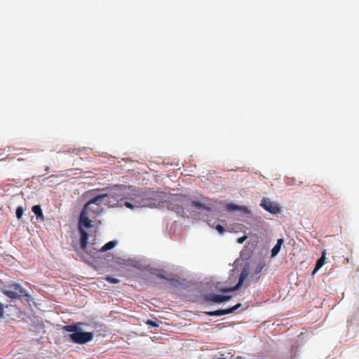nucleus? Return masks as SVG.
Instances as JSON below:
<instances>
[{
    "label": "nucleus",
    "instance_id": "26",
    "mask_svg": "<svg viewBox=\"0 0 359 359\" xmlns=\"http://www.w3.org/2000/svg\"><path fill=\"white\" fill-rule=\"evenodd\" d=\"M250 285V283L249 281H248V282L246 283V285H245V286H246V287H248V286H249Z\"/></svg>",
    "mask_w": 359,
    "mask_h": 359
},
{
    "label": "nucleus",
    "instance_id": "10",
    "mask_svg": "<svg viewBox=\"0 0 359 359\" xmlns=\"http://www.w3.org/2000/svg\"><path fill=\"white\" fill-rule=\"evenodd\" d=\"M231 296H223L216 294H208L205 296V299L207 302H211L214 303H221L223 302L228 301L231 299Z\"/></svg>",
    "mask_w": 359,
    "mask_h": 359
},
{
    "label": "nucleus",
    "instance_id": "11",
    "mask_svg": "<svg viewBox=\"0 0 359 359\" xmlns=\"http://www.w3.org/2000/svg\"><path fill=\"white\" fill-rule=\"evenodd\" d=\"M226 210L229 212H232V211H235V210H241L243 212L247 213V214L250 212V211L247 207L238 205L234 203L226 204Z\"/></svg>",
    "mask_w": 359,
    "mask_h": 359
},
{
    "label": "nucleus",
    "instance_id": "24",
    "mask_svg": "<svg viewBox=\"0 0 359 359\" xmlns=\"http://www.w3.org/2000/svg\"><path fill=\"white\" fill-rule=\"evenodd\" d=\"M4 305L2 303H0V318L4 316Z\"/></svg>",
    "mask_w": 359,
    "mask_h": 359
},
{
    "label": "nucleus",
    "instance_id": "4",
    "mask_svg": "<svg viewBox=\"0 0 359 359\" xmlns=\"http://www.w3.org/2000/svg\"><path fill=\"white\" fill-rule=\"evenodd\" d=\"M184 199L177 198L170 202L168 208L175 212L177 215L183 216L184 215Z\"/></svg>",
    "mask_w": 359,
    "mask_h": 359
},
{
    "label": "nucleus",
    "instance_id": "1",
    "mask_svg": "<svg viewBox=\"0 0 359 359\" xmlns=\"http://www.w3.org/2000/svg\"><path fill=\"white\" fill-rule=\"evenodd\" d=\"M90 201L86 202L80 214L78 222V231L80 235L79 248L76 249L77 256L81 260L88 263L90 255L87 250V243L88 240V233L86 230L90 229V218L88 217V207Z\"/></svg>",
    "mask_w": 359,
    "mask_h": 359
},
{
    "label": "nucleus",
    "instance_id": "27",
    "mask_svg": "<svg viewBox=\"0 0 359 359\" xmlns=\"http://www.w3.org/2000/svg\"><path fill=\"white\" fill-rule=\"evenodd\" d=\"M90 337H91V340H93V334L92 332H91Z\"/></svg>",
    "mask_w": 359,
    "mask_h": 359
},
{
    "label": "nucleus",
    "instance_id": "12",
    "mask_svg": "<svg viewBox=\"0 0 359 359\" xmlns=\"http://www.w3.org/2000/svg\"><path fill=\"white\" fill-rule=\"evenodd\" d=\"M265 266V264L264 262H259L256 266L253 274L250 276V279L252 281L257 283L259 279V274L262 272V269Z\"/></svg>",
    "mask_w": 359,
    "mask_h": 359
},
{
    "label": "nucleus",
    "instance_id": "20",
    "mask_svg": "<svg viewBox=\"0 0 359 359\" xmlns=\"http://www.w3.org/2000/svg\"><path fill=\"white\" fill-rule=\"evenodd\" d=\"M104 279H105L107 281H108V282H109V283H114V284H115V283H119V282H120L118 279L115 278H113V277H111V276H107L104 278Z\"/></svg>",
    "mask_w": 359,
    "mask_h": 359
},
{
    "label": "nucleus",
    "instance_id": "16",
    "mask_svg": "<svg viewBox=\"0 0 359 359\" xmlns=\"http://www.w3.org/2000/svg\"><path fill=\"white\" fill-rule=\"evenodd\" d=\"M325 255L323 253L320 258H319L316 264L315 269L313 271V274L315 273L316 271H318L325 264Z\"/></svg>",
    "mask_w": 359,
    "mask_h": 359
},
{
    "label": "nucleus",
    "instance_id": "6",
    "mask_svg": "<svg viewBox=\"0 0 359 359\" xmlns=\"http://www.w3.org/2000/svg\"><path fill=\"white\" fill-rule=\"evenodd\" d=\"M71 340L76 344H84L90 341V332H76L69 334Z\"/></svg>",
    "mask_w": 359,
    "mask_h": 359
},
{
    "label": "nucleus",
    "instance_id": "21",
    "mask_svg": "<svg viewBox=\"0 0 359 359\" xmlns=\"http://www.w3.org/2000/svg\"><path fill=\"white\" fill-rule=\"evenodd\" d=\"M146 324L152 327H158V323L156 321H154L152 320H147L146 321Z\"/></svg>",
    "mask_w": 359,
    "mask_h": 359
},
{
    "label": "nucleus",
    "instance_id": "5",
    "mask_svg": "<svg viewBox=\"0 0 359 359\" xmlns=\"http://www.w3.org/2000/svg\"><path fill=\"white\" fill-rule=\"evenodd\" d=\"M248 274H249L248 269L246 268H244L240 273L239 280H238V282L236 284V285H235L234 287H223V288L219 289V291L223 293H226V292H233V291L238 290L241 287V285L243 284L245 280L248 276Z\"/></svg>",
    "mask_w": 359,
    "mask_h": 359
},
{
    "label": "nucleus",
    "instance_id": "3",
    "mask_svg": "<svg viewBox=\"0 0 359 359\" xmlns=\"http://www.w3.org/2000/svg\"><path fill=\"white\" fill-rule=\"evenodd\" d=\"M8 289H2L1 292L10 299H17L25 294V290L21 285L12 283L8 285Z\"/></svg>",
    "mask_w": 359,
    "mask_h": 359
},
{
    "label": "nucleus",
    "instance_id": "8",
    "mask_svg": "<svg viewBox=\"0 0 359 359\" xmlns=\"http://www.w3.org/2000/svg\"><path fill=\"white\" fill-rule=\"evenodd\" d=\"M241 306V304H237L233 307L227 309L217 310L215 311H205L204 313L210 316H220L233 313Z\"/></svg>",
    "mask_w": 359,
    "mask_h": 359
},
{
    "label": "nucleus",
    "instance_id": "23",
    "mask_svg": "<svg viewBox=\"0 0 359 359\" xmlns=\"http://www.w3.org/2000/svg\"><path fill=\"white\" fill-rule=\"evenodd\" d=\"M157 277L159 278L165 279V280L170 281V283H173L174 282V279H169V278L165 277L163 275L160 274V273L157 274Z\"/></svg>",
    "mask_w": 359,
    "mask_h": 359
},
{
    "label": "nucleus",
    "instance_id": "15",
    "mask_svg": "<svg viewBox=\"0 0 359 359\" xmlns=\"http://www.w3.org/2000/svg\"><path fill=\"white\" fill-rule=\"evenodd\" d=\"M283 243V238L278 239L277 243L276 244V245L273 248V249L271 250V256L272 257H275L278 255Z\"/></svg>",
    "mask_w": 359,
    "mask_h": 359
},
{
    "label": "nucleus",
    "instance_id": "9",
    "mask_svg": "<svg viewBox=\"0 0 359 359\" xmlns=\"http://www.w3.org/2000/svg\"><path fill=\"white\" fill-rule=\"evenodd\" d=\"M124 205L130 209H134L136 208L147 207L151 206L150 203L147 200L144 199H134L133 203L126 201Z\"/></svg>",
    "mask_w": 359,
    "mask_h": 359
},
{
    "label": "nucleus",
    "instance_id": "25",
    "mask_svg": "<svg viewBox=\"0 0 359 359\" xmlns=\"http://www.w3.org/2000/svg\"><path fill=\"white\" fill-rule=\"evenodd\" d=\"M246 238H247V236H243L241 238H239L238 239V243H243L246 240Z\"/></svg>",
    "mask_w": 359,
    "mask_h": 359
},
{
    "label": "nucleus",
    "instance_id": "7",
    "mask_svg": "<svg viewBox=\"0 0 359 359\" xmlns=\"http://www.w3.org/2000/svg\"><path fill=\"white\" fill-rule=\"evenodd\" d=\"M260 205L266 211L272 214H276L280 211V208L277 203L272 202L267 198L262 199Z\"/></svg>",
    "mask_w": 359,
    "mask_h": 359
},
{
    "label": "nucleus",
    "instance_id": "13",
    "mask_svg": "<svg viewBox=\"0 0 359 359\" xmlns=\"http://www.w3.org/2000/svg\"><path fill=\"white\" fill-rule=\"evenodd\" d=\"M116 244H117L116 241H109L107 243L104 244L100 249H99L97 247L95 246V243H93L92 245H93V250H95L105 252L108 250H110V249H112L113 248H114L116 245Z\"/></svg>",
    "mask_w": 359,
    "mask_h": 359
},
{
    "label": "nucleus",
    "instance_id": "22",
    "mask_svg": "<svg viewBox=\"0 0 359 359\" xmlns=\"http://www.w3.org/2000/svg\"><path fill=\"white\" fill-rule=\"evenodd\" d=\"M215 229L218 231V232L221 234L224 233V232L225 231V229L224 228L220 225V224H217L215 227Z\"/></svg>",
    "mask_w": 359,
    "mask_h": 359
},
{
    "label": "nucleus",
    "instance_id": "2",
    "mask_svg": "<svg viewBox=\"0 0 359 359\" xmlns=\"http://www.w3.org/2000/svg\"><path fill=\"white\" fill-rule=\"evenodd\" d=\"M126 193V187L124 185L115 186L109 193L102 194L98 196H94V194L91 192V204L109 205L111 203V198L117 202L122 201L125 198Z\"/></svg>",
    "mask_w": 359,
    "mask_h": 359
},
{
    "label": "nucleus",
    "instance_id": "19",
    "mask_svg": "<svg viewBox=\"0 0 359 359\" xmlns=\"http://www.w3.org/2000/svg\"><path fill=\"white\" fill-rule=\"evenodd\" d=\"M24 210L22 207H18L16 209V217L18 219H20L22 215H23Z\"/></svg>",
    "mask_w": 359,
    "mask_h": 359
},
{
    "label": "nucleus",
    "instance_id": "17",
    "mask_svg": "<svg viewBox=\"0 0 359 359\" xmlns=\"http://www.w3.org/2000/svg\"><path fill=\"white\" fill-rule=\"evenodd\" d=\"M191 205L194 207L197 208L198 209H203V210H208V211L210 210V208L208 207L205 204H203L199 201H193L191 202Z\"/></svg>",
    "mask_w": 359,
    "mask_h": 359
},
{
    "label": "nucleus",
    "instance_id": "18",
    "mask_svg": "<svg viewBox=\"0 0 359 359\" xmlns=\"http://www.w3.org/2000/svg\"><path fill=\"white\" fill-rule=\"evenodd\" d=\"M63 330L69 332H76L78 327L76 325H69L63 327Z\"/></svg>",
    "mask_w": 359,
    "mask_h": 359
},
{
    "label": "nucleus",
    "instance_id": "14",
    "mask_svg": "<svg viewBox=\"0 0 359 359\" xmlns=\"http://www.w3.org/2000/svg\"><path fill=\"white\" fill-rule=\"evenodd\" d=\"M32 210L36 215L37 218L40 219L41 221L44 219L43 214L40 205H34L32 208Z\"/></svg>",
    "mask_w": 359,
    "mask_h": 359
}]
</instances>
